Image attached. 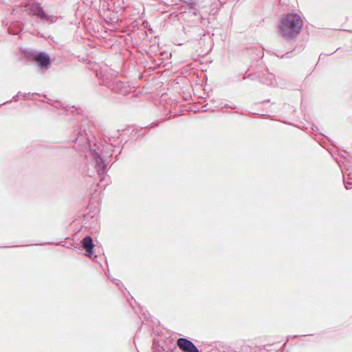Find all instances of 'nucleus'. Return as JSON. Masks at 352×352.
Here are the masks:
<instances>
[{"instance_id": "nucleus-1", "label": "nucleus", "mask_w": 352, "mask_h": 352, "mask_svg": "<svg viewBox=\"0 0 352 352\" xmlns=\"http://www.w3.org/2000/svg\"><path fill=\"white\" fill-rule=\"evenodd\" d=\"M302 25L300 16L297 14H288L282 19L280 33L286 39L292 38L300 33Z\"/></svg>"}, {"instance_id": "nucleus-2", "label": "nucleus", "mask_w": 352, "mask_h": 352, "mask_svg": "<svg viewBox=\"0 0 352 352\" xmlns=\"http://www.w3.org/2000/svg\"><path fill=\"white\" fill-rule=\"evenodd\" d=\"M30 10L34 15H36L41 20H44L50 23H55L57 21V16L45 14L41 4L38 3H34L31 5Z\"/></svg>"}, {"instance_id": "nucleus-3", "label": "nucleus", "mask_w": 352, "mask_h": 352, "mask_svg": "<svg viewBox=\"0 0 352 352\" xmlns=\"http://www.w3.org/2000/svg\"><path fill=\"white\" fill-rule=\"evenodd\" d=\"M93 163L98 175L101 177L100 182L104 179L106 164L100 155L96 151L91 152Z\"/></svg>"}, {"instance_id": "nucleus-4", "label": "nucleus", "mask_w": 352, "mask_h": 352, "mask_svg": "<svg viewBox=\"0 0 352 352\" xmlns=\"http://www.w3.org/2000/svg\"><path fill=\"white\" fill-rule=\"evenodd\" d=\"M177 345L184 352H199L194 343L186 338H179L177 340Z\"/></svg>"}, {"instance_id": "nucleus-5", "label": "nucleus", "mask_w": 352, "mask_h": 352, "mask_svg": "<svg viewBox=\"0 0 352 352\" xmlns=\"http://www.w3.org/2000/svg\"><path fill=\"white\" fill-rule=\"evenodd\" d=\"M83 248L86 250V255L91 258H96L93 252L94 245L93 243V239L90 236H85L81 241Z\"/></svg>"}, {"instance_id": "nucleus-6", "label": "nucleus", "mask_w": 352, "mask_h": 352, "mask_svg": "<svg viewBox=\"0 0 352 352\" xmlns=\"http://www.w3.org/2000/svg\"><path fill=\"white\" fill-rule=\"evenodd\" d=\"M34 59L37 61L41 67H45L50 63V56L44 53H39L34 56Z\"/></svg>"}, {"instance_id": "nucleus-7", "label": "nucleus", "mask_w": 352, "mask_h": 352, "mask_svg": "<svg viewBox=\"0 0 352 352\" xmlns=\"http://www.w3.org/2000/svg\"><path fill=\"white\" fill-rule=\"evenodd\" d=\"M112 89L115 91L124 95L128 93L129 87L124 82H116L115 85Z\"/></svg>"}, {"instance_id": "nucleus-8", "label": "nucleus", "mask_w": 352, "mask_h": 352, "mask_svg": "<svg viewBox=\"0 0 352 352\" xmlns=\"http://www.w3.org/2000/svg\"><path fill=\"white\" fill-rule=\"evenodd\" d=\"M274 76L272 74H270V82H267V84H269L270 85H274Z\"/></svg>"}, {"instance_id": "nucleus-9", "label": "nucleus", "mask_w": 352, "mask_h": 352, "mask_svg": "<svg viewBox=\"0 0 352 352\" xmlns=\"http://www.w3.org/2000/svg\"><path fill=\"white\" fill-rule=\"evenodd\" d=\"M345 188L346 189H350L352 188V183L351 182H347L345 184Z\"/></svg>"}, {"instance_id": "nucleus-10", "label": "nucleus", "mask_w": 352, "mask_h": 352, "mask_svg": "<svg viewBox=\"0 0 352 352\" xmlns=\"http://www.w3.org/2000/svg\"><path fill=\"white\" fill-rule=\"evenodd\" d=\"M113 283H114L115 284H116V285H119V283H120V280H117V279H113Z\"/></svg>"}]
</instances>
